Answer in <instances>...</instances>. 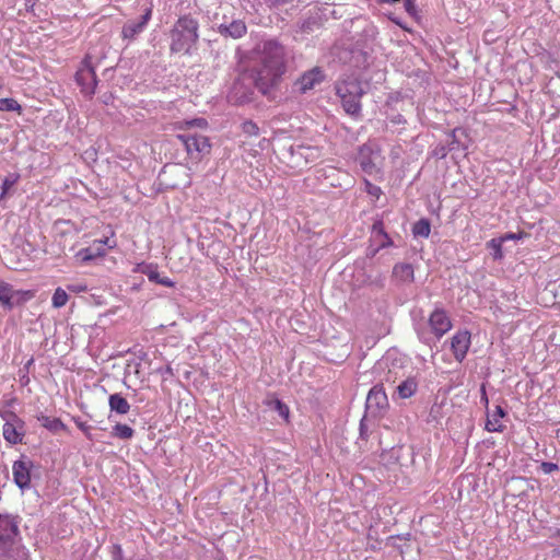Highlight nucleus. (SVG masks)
Wrapping results in <instances>:
<instances>
[{
  "label": "nucleus",
  "instance_id": "f257e3e1",
  "mask_svg": "<svg viewBox=\"0 0 560 560\" xmlns=\"http://www.w3.org/2000/svg\"><path fill=\"white\" fill-rule=\"evenodd\" d=\"M253 66L246 69L255 88L270 96L280 85L285 72V48L277 39L258 43L253 50Z\"/></svg>",
  "mask_w": 560,
  "mask_h": 560
},
{
  "label": "nucleus",
  "instance_id": "f03ea898",
  "mask_svg": "<svg viewBox=\"0 0 560 560\" xmlns=\"http://www.w3.org/2000/svg\"><path fill=\"white\" fill-rule=\"evenodd\" d=\"M199 23L190 15L180 16L170 32V49L174 54H190L199 38Z\"/></svg>",
  "mask_w": 560,
  "mask_h": 560
},
{
  "label": "nucleus",
  "instance_id": "7ed1b4c3",
  "mask_svg": "<svg viewBox=\"0 0 560 560\" xmlns=\"http://www.w3.org/2000/svg\"><path fill=\"white\" fill-rule=\"evenodd\" d=\"M337 95L340 97L345 112L355 118L361 116V97L364 90L361 82L354 78H348L336 84Z\"/></svg>",
  "mask_w": 560,
  "mask_h": 560
},
{
  "label": "nucleus",
  "instance_id": "20e7f679",
  "mask_svg": "<svg viewBox=\"0 0 560 560\" xmlns=\"http://www.w3.org/2000/svg\"><path fill=\"white\" fill-rule=\"evenodd\" d=\"M176 139L185 148L188 162L191 165L199 164L211 152L212 145L209 138L201 133L185 131L184 133H178Z\"/></svg>",
  "mask_w": 560,
  "mask_h": 560
},
{
  "label": "nucleus",
  "instance_id": "39448f33",
  "mask_svg": "<svg viewBox=\"0 0 560 560\" xmlns=\"http://www.w3.org/2000/svg\"><path fill=\"white\" fill-rule=\"evenodd\" d=\"M405 373L401 361L394 352H387L373 366V374L378 382L377 384L382 386L384 383L394 385L405 377Z\"/></svg>",
  "mask_w": 560,
  "mask_h": 560
},
{
  "label": "nucleus",
  "instance_id": "423d86ee",
  "mask_svg": "<svg viewBox=\"0 0 560 560\" xmlns=\"http://www.w3.org/2000/svg\"><path fill=\"white\" fill-rule=\"evenodd\" d=\"M429 327L433 336L425 330H418L419 339L432 347L452 328V322L445 310L436 307L429 316Z\"/></svg>",
  "mask_w": 560,
  "mask_h": 560
},
{
  "label": "nucleus",
  "instance_id": "0eeeda50",
  "mask_svg": "<svg viewBox=\"0 0 560 560\" xmlns=\"http://www.w3.org/2000/svg\"><path fill=\"white\" fill-rule=\"evenodd\" d=\"M255 83L247 70H244L234 80L228 93V101L234 105H242L250 102L254 95Z\"/></svg>",
  "mask_w": 560,
  "mask_h": 560
},
{
  "label": "nucleus",
  "instance_id": "6e6552de",
  "mask_svg": "<svg viewBox=\"0 0 560 560\" xmlns=\"http://www.w3.org/2000/svg\"><path fill=\"white\" fill-rule=\"evenodd\" d=\"M357 160L365 174L375 175L380 173L384 159L380 147L368 142L360 147Z\"/></svg>",
  "mask_w": 560,
  "mask_h": 560
},
{
  "label": "nucleus",
  "instance_id": "1a4fd4ad",
  "mask_svg": "<svg viewBox=\"0 0 560 560\" xmlns=\"http://www.w3.org/2000/svg\"><path fill=\"white\" fill-rule=\"evenodd\" d=\"M18 524L10 517L0 514V558H12L15 551Z\"/></svg>",
  "mask_w": 560,
  "mask_h": 560
},
{
  "label": "nucleus",
  "instance_id": "9d476101",
  "mask_svg": "<svg viewBox=\"0 0 560 560\" xmlns=\"http://www.w3.org/2000/svg\"><path fill=\"white\" fill-rule=\"evenodd\" d=\"M2 434L4 440L10 444H19L23 441L25 430L24 422L13 412L4 417Z\"/></svg>",
  "mask_w": 560,
  "mask_h": 560
},
{
  "label": "nucleus",
  "instance_id": "9b49d317",
  "mask_svg": "<svg viewBox=\"0 0 560 560\" xmlns=\"http://www.w3.org/2000/svg\"><path fill=\"white\" fill-rule=\"evenodd\" d=\"M75 81L85 95L92 96L95 93L97 80L95 71L89 60L84 59L82 62L81 68L75 73Z\"/></svg>",
  "mask_w": 560,
  "mask_h": 560
},
{
  "label": "nucleus",
  "instance_id": "f8f14e48",
  "mask_svg": "<svg viewBox=\"0 0 560 560\" xmlns=\"http://www.w3.org/2000/svg\"><path fill=\"white\" fill-rule=\"evenodd\" d=\"M388 406L387 395L382 385L373 386L366 397V409L377 415L385 410Z\"/></svg>",
  "mask_w": 560,
  "mask_h": 560
},
{
  "label": "nucleus",
  "instance_id": "ddd939ff",
  "mask_svg": "<svg viewBox=\"0 0 560 560\" xmlns=\"http://www.w3.org/2000/svg\"><path fill=\"white\" fill-rule=\"evenodd\" d=\"M470 332L467 330L457 331L451 338V350L456 361L462 362L470 347Z\"/></svg>",
  "mask_w": 560,
  "mask_h": 560
},
{
  "label": "nucleus",
  "instance_id": "4468645a",
  "mask_svg": "<svg viewBox=\"0 0 560 560\" xmlns=\"http://www.w3.org/2000/svg\"><path fill=\"white\" fill-rule=\"evenodd\" d=\"M24 301L25 296L23 292L14 290L9 283L0 282V302L4 307L12 310Z\"/></svg>",
  "mask_w": 560,
  "mask_h": 560
},
{
  "label": "nucleus",
  "instance_id": "2eb2a0df",
  "mask_svg": "<svg viewBox=\"0 0 560 560\" xmlns=\"http://www.w3.org/2000/svg\"><path fill=\"white\" fill-rule=\"evenodd\" d=\"M151 14L152 10L149 8L145 10L144 14L140 18L139 21H128L122 27V37L127 39H133L144 30L145 25L151 19Z\"/></svg>",
  "mask_w": 560,
  "mask_h": 560
},
{
  "label": "nucleus",
  "instance_id": "dca6fc26",
  "mask_svg": "<svg viewBox=\"0 0 560 560\" xmlns=\"http://www.w3.org/2000/svg\"><path fill=\"white\" fill-rule=\"evenodd\" d=\"M30 462L16 460L13 464V479L15 485L20 489H25L30 487L31 483V475H30Z\"/></svg>",
  "mask_w": 560,
  "mask_h": 560
},
{
  "label": "nucleus",
  "instance_id": "f3484780",
  "mask_svg": "<svg viewBox=\"0 0 560 560\" xmlns=\"http://www.w3.org/2000/svg\"><path fill=\"white\" fill-rule=\"evenodd\" d=\"M218 32L224 37H231L233 39L242 38L246 32L247 26L242 20H233L230 23H222L218 26Z\"/></svg>",
  "mask_w": 560,
  "mask_h": 560
},
{
  "label": "nucleus",
  "instance_id": "a211bd4d",
  "mask_svg": "<svg viewBox=\"0 0 560 560\" xmlns=\"http://www.w3.org/2000/svg\"><path fill=\"white\" fill-rule=\"evenodd\" d=\"M304 144L290 145L283 153V158L292 168L303 170L306 167L304 158Z\"/></svg>",
  "mask_w": 560,
  "mask_h": 560
},
{
  "label": "nucleus",
  "instance_id": "6ab92c4d",
  "mask_svg": "<svg viewBox=\"0 0 560 560\" xmlns=\"http://www.w3.org/2000/svg\"><path fill=\"white\" fill-rule=\"evenodd\" d=\"M370 242L378 245L382 249L393 246V240L386 233L382 220H376L373 223Z\"/></svg>",
  "mask_w": 560,
  "mask_h": 560
},
{
  "label": "nucleus",
  "instance_id": "aec40b11",
  "mask_svg": "<svg viewBox=\"0 0 560 560\" xmlns=\"http://www.w3.org/2000/svg\"><path fill=\"white\" fill-rule=\"evenodd\" d=\"M400 383L396 387V392L401 399H407L413 396L418 389V378L413 375H406L399 380Z\"/></svg>",
  "mask_w": 560,
  "mask_h": 560
},
{
  "label": "nucleus",
  "instance_id": "412c9836",
  "mask_svg": "<svg viewBox=\"0 0 560 560\" xmlns=\"http://www.w3.org/2000/svg\"><path fill=\"white\" fill-rule=\"evenodd\" d=\"M324 77L318 68H314L311 71L305 72L299 80L300 90L306 92L312 90L317 83L323 81Z\"/></svg>",
  "mask_w": 560,
  "mask_h": 560
},
{
  "label": "nucleus",
  "instance_id": "4be33fe9",
  "mask_svg": "<svg viewBox=\"0 0 560 560\" xmlns=\"http://www.w3.org/2000/svg\"><path fill=\"white\" fill-rule=\"evenodd\" d=\"M505 416V411L501 406H497L493 413H488L486 430L489 432H502L504 425L501 423V419Z\"/></svg>",
  "mask_w": 560,
  "mask_h": 560
},
{
  "label": "nucleus",
  "instance_id": "5701e85b",
  "mask_svg": "<svg viewBox=\"0 0 560 560\" xmlns=\"http://www.w3.org/2000/svg\"><path fill=\"white\" fill-rule=\"evenodd\" d=\"M142 273H144L148 277L149 281H151V282H154V283L167 287V288H172L175 285V282L173 280H171L168 277L162 276L158 271V269L153 266H145L142 269Z\"/></svg>",
  "mask_w": 560,
  "mask_h": 560
},
{
  "label": "nucleus",
  "instance_id": "b1692460",
  "mask_svg": "<svg viewBox=\"0 0 560 560\" xmlns=\"http://www.w3.org/2000/svg\"><path fill=\"white\" fill-rule=\"evenodd\" d=\"M109 409L118 415H126L130 410V405L120 394H112L108 397Z\"/></svg>",
  "mask_w": 560,
  "mask_h": 560
},
{
  "label": "nucleus",
  "instance_id": "393cba45",
  "mask_svg": "<svg viewBox=\"0 0 560 560\" xmlns=\"http://www.w3.org/2000/svg\"><path fill=\"white\" fill-rule=\"evenodd\" d=\"M393 276L402 282L413 281V268L412 265L400 262L396 264L393 268Z\"/></svg>",
  "mask_w": 560,
  "mask_h": 560
},
{
  "label": "nucleus",
  "instance_id": "a878e982",
  "mask_svg": "<svg viewBox=\"0 0 560 560\" xmlns=\"http://www.w3.org/2000/svg\"><path fill=\"white\" fill-rule=\"evenodd\" d=\"M431 232V224L428 219L418 220L412 226V233L416 237H429Z\"/></svg>",
  "mask_w": 560,
  "mask_h": 560
},
{
  "label": "nucleus",
  "instance_id": "bb28decb",
  "mask_svg": "<svg viewBox=\"0 0 560 560\" xmlns=\"http://www.w3.org/2000/svg\"><path fill=\"white\" fill-rule=\"evenodd\" d=\"M135 430L131 427L122 423H117L114 425L112 431V435L120 440H130Z\"/></svg>",
  "mask_w": 560,
  "mask_h": 560
},
{
  "label": "nucleus",
  "instance_id": "cd10ccee",
  "mask_svg": "<svg viewBox=\"0 0 560 560\" xmlns=\"http://www.w3.org/2000/svg\"><path fill=\"white\" fill-rule=\"evenodd\" d=\"M102 256V253L101 252H94V247H85V248H82L80 249L77 255H75V258L81 262V264H86L97 257H101Z\"/></svg>",
  "mask_w": 560,
  "mask_h": 560
},
{
  "label": "nucleus",
  "instance_id": "c85d7f7f",
  "mask_svg": "<svg viewBox=\"0 0 560 560\" xmlns=\"http://www.w3.org/2000/svg\"><path fill=\"white\" fill-rule=\"evenodd\" d=\"M208 127V122L205 118H195L190 120H184L178 122V129H183L186 131H190L191 128L206 129Z\"/></svg>",
  "mask_w": 560,
  "mask_h": 560
},
{
  "label": "nucleus",
  "instance_id": "c756f323",
  "mask_svg": "<svg viewBox=\"0 0 560 560\" xmlns=\"http://www.w3.org/2000/svg\"><path fill=\"white\" fill-rule=\"evenodd\" d=\"M39 421H42V425L48 429L49 431L57 432L59 430H62L65 428V424L62 421L58 418H49L46 416H42L38 418Z\"/></svg>",
  "mask_w": 560,
  "mask_h": 560
},
{
  "label": "nucleus",
  "instance_id": "7c9ffc66",
  "mask_svg": "<svg viewBox=\"0 0 560 560\" xmlns=\"http://www.w3.org/2000/svg\"><path fill=\"white\" fill-rule=\"evenodd\" d=\"M303 153H304L306 166L311 163H315L322 156V152H320L319 148L312 147V145H304Z\"/></svg>",
  "mask_w": 560,
  "mask_h": 560
},
{
  "label": "nucleus",
  "instance_id": "2f4dec72",
  "mask_svg": "<svg viewBox=\"0 0 560 560\" xmlns=\"http://www.w3.org/2000/svg\"><path fill=\"white\" fill-rule=\"evenodd\" d=\"M68 302V294L62 288H57L51 298V304L55 308L63 307Z\"/></svg>",
  "mask_w": 560,
  "mask_h": 560
},
{
  "label": "nucleus",
  "instance_id": "473e14b6",
  "mask_svg": "<svg viewBox=\"0 0 560 560\" xmlns=\"http://www.w3.org/2000/svg\"><path fill=\"white\" fill-rule=\"evenodd\" d=\"M504 238H492L487 243V247L491 249L494 259H501L503 256L502 244Z\"/></svg>",
  "mask_w": 560,
  "mask_h": 560
},
{
  "label": "nucleus",
  "instance_id": "72a5a7b5",
  "mask_svg": "<svg viewBox=\"0 0 560 560\" xmlns=\"http://www.w3.org/2000/svg\"><path fill=\"white\" fill-rule=\"evenodd\" d=\"M20 109L21 106L14 98H0V110L15 112Z\"/></svg>",
  "mask_w": 560,
  "mask_h": 560
},
{
  "label": "nucleus",
  "instance_id": "f704fd0d",
  "mask_svg": "<svg viewBox=\"0 0 560 560\" xmlns=\"http://www.w3.org/2000/svg\"><path fill=\"white\" fill-rule=\"evenodd\" d=\"M242 130H243L244 133H246L248 136H257L258 131H259V128L252 120H247V121H244L242 124Z\"/></svg>",
  "mask_w": 560,
  "mask_h": 560
},
{
  "label": "nucleus",
  "instance_id": "c9c22d12",
  "mask_svg": "<svg viewBox=\"0 0 560 560\" xmlns=\"http://www.w3.org/2000/svg\"><path fill=\"white\" fill-rule=\"evenodd\" d=\"M105 245L108 246L109 248L114 247V244H109V238H107V237L104 240L94 241V243L91 247H94V252H101L102 256H104L105 255V249H104Z\"/></svg>",
  "mask_w": 560,
  "mask_h": 560
},
{
  "label": "nucleus",
  "instance_id": "e433bc0d",
  "mask_svg": "<svg viewBox=\"0 0 560 560\" xmlns=\"http://www.w3.org/2000/svg\"><path fill=\"white\" fill-rule=\"evenodd\" d=\"M74 420V423L75 425L83 432V434L89 439V440H93L92 438V434H91V429L92 427L89 425L86 422L84 421H81L80 419H73Z\"/></svg>",
  "mask_w": 560,
  "mask_h": 560
},
{
  "label": "nucleus",
  "instance_id": "4c0bfd02",
  "mask_svg": "<svg viewBox=\"0 0 560 560\" xmlns=\"http://www.w3.org/2000/svg\"><path fill=\"white\" fill-rule=\"evenodd\" d=\"M457 131L458 129H454L448 136L450 141L447 142L446 147L450 149V152L455 151L459 148V141L456 136Z\"/></svg>",
  "mask_w": 560,
  "mask_h": 560
},
{
  "label": "nucleus",
  "instance_id": "58836bf2",
  "mask_svg": "<svg viewBox=\"0 0 560 560\" xmlns=\"http://www.w3.org/2000/svg\"><path fill=\"white\" fill-rule=\"evenodd\" d=\"M364 184H365V190L369 195L376 197V198L380 197V195L382 194V190L378 186L373 185L372 183H370L366 179L364 180Z\"/></svg>",
  "mask_w": 560,
  "mask_h": 560
},
{
  "label": "nucleus",
  "instance_id": "ea45409f",
  "mask_svg": "<svg viewBox=\"0 0 560 560\" xmlns=\"http://www.w3.org/2000/svg\"><path fill=\"white\" fill-rule=\"evenodd\" d=\"M450 152V149L444 144H439L433 150V155L438 159H444Z\"/></svg>",
  "mask_w": 560,
  "mask_h": 560
},
{
  "label": "nucleus",
  "instance_id": "a19ab883",
  "mask_svg": "<svg viewBox=\"0 0 560 560\" xmlns=\"http://www.w3.org/2000/svg\"><path fill=\"white\" fill-rule=\"evenodd\" d=\"M68 290L74 293H82L89 290L88 285L82 282L71 283L67 285Z\"/></svg>",
  "mask_w": 560,
  "mask_h": 560
},
{
  "label": "nucleus",
  "instance_id": "79ce46f5",
  "mask_svg": "<svg viewBox=\"0 0 560 560\" xmlns=\"http://www.w3.org/2000/svg\"><path fill=\"white\" fill-rule=\"evenodd\" d=\"M404 7H405L406 12L410 16H412V18L417 16V8H416V4H415V0H405Z\"/></svg>",
  "mask_w": 560,
  "mask_h": 560
},
{
  "label": "nucleus",
  "instance_id": "37998d69",
  "mask_svg": "<svg viewBox=\"0 0 560 560\" xmlns=\"http://www.w3.org/2000/svg\"><path fill=\"white\" fill-rule=\"evenodd\" d=\"M540 469L545 474H551V472L558 470V465L555 463H550V462H542L540 464Z\"/></svg>",
  "mask_w": 560,
  "mask_h": 560
},
{
  "label": "nucleus",
  "instance_id": "c03bdc74",
  "mask_svg": "<svg viewBox=\"0 0 560 560\" xmlns=\"http://www.w3.org/2000/svg\"><path fill=\"white\" fill-rule=\"evenodd\" d=\"M382 248L374 244V243H371L370 246L368 247L366 249V256L370 257V258H373L376 256V254L381 250Z\"/></svg>",
  "mask_w": 560,
  "mask_h": 560
},
{
  "label": "nucleus",
  "instance_id": "a18cd8bd",
  "mask_svg": "<svg viewBox=\"0 0 560 560\" xmlns=\"http://www.w3.org/2000/svg\"><path fill=\"white\" fill-rule=\"evenodd\" d=\"M553 545L556 546L555 551L560 556V529H558L552 536Z\"/></svg>",
  "mask_w": 560,
  "mask_h": 560
},
{
  "label": "nucleus",
  "instance_id": "49530a36",
  "mask_svg": "<svg viewBox=\"0 0 560 560\" xmlns=\"http://www.w3.org/2000/svg\"><path fill=\"white\" fill-rule=\"evenodd\" d=\"M15 179L5 178L2 183V196L13 186Z\"/></svg>",
  "mask_w": 560,
  "mask_h": 560
},
{
  "label": "nucleus",
  "instance_id": "de8ad7c7",
  "mask_svg": "<svg viewBox=\"0 0 560 560\" xmlns=\"http://www.w3.org/2000/svg\"><path fill=\"white\" fill-rule=\"evenodd\" d=\"M480 392H481L480 400L483 404V406L486 407V409H488V407H489V399H488V396H487L485 384L481 385Z\"/></svg>",
  "mask_w": 560,
  "mask_h": 560
},
{
  "label": "nucleus",
  "instance_id": "09e8293b",
  "mask_svg": "<svg viewBox=\"0 0 560 560\" xmlns=\"http://www.w3.org/2000/svg\"><path fill=\"white\" fill-rule=\"evenodd\" d=\"M277 407H278L279 413H280L281 416H283V417H288V415H289V409H288V407H287L284 404H282L281 401H279V400H278V401H277Z\"/></svg>",
  "mask_w": 560,
  "mask_h": 560
},
{
  "label": "nucleus",
  "instance_id": "8fccbe9b",
  "mask_svg": "<svg viewBox=\"0 0 560 560\" xmlns=\"http://www.w3.org/2000/svg\"><path fill=\"white\" fill-rule=\"evenodd\" d=\"M389 20L393 21L395 24H397L398 26L400 27H404V25L401 24V22L399 21V19H397L394 14H389L388 15Z\"/></svg>",
  "mask_w": 560,
  "mask_h": 560
},
{
  "label": "nucleus",
  "instance_id": "3c124183",
  "mask_svg": "<svg viewBox=\"0 0 560 560\" xmlns=\"http://www.w3.org/2000/svg\"><path fill=\"white\" fill-rule=\"evenodd\" d=\"M360 435L363 439L365 438V427H364L363 420H361V422H360Z\"/></svg>",
  "mask_w": 560,
  "mask_h": 560
},
{
  "label": "nucleus",
  "instance_id": "603ef678",
  "mask_svg": "<svg viewBox=\"0 0 560 560\" xmlns=\"http://www.w3.org/2000/svg\"><path fill=\"white\" fill-rule=\"evenodd\" d=\"M400 0H378L380 3H396V2H399Z\"/></svg>",
  "mask_w": 560,
  "mask_h": 560
},
{
  "label": "nucleus",
  "instance_id": "864d4df0",
  "mask_svg": "<svg viewBox=\"0 0 560 560\" xmlns=\"http://www.w3.org/2000/svg\"><path fill=\"white\" fill-rule=\"evenodd\" d=\"M516 237H517V236H516L515 234H506L503 238H504V241H505V240H514V238H516Z\"/></svg>",
  "mask_w": 560,
  "mask_h": 560
}]
</instances>
